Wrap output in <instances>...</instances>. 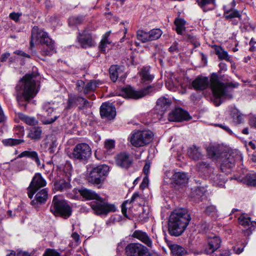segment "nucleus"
<instances>
[{"instance_id": "obj_1", "label": "nucleus", "mask_w": 256, "mask_h": 256, "mask_svg": "<svg viewBox=\"0 0 256 256\" xmlns=\"http://www.w3.org/2000/svg\"><path fill=\"white\" fill-rule=\"evenodd\" d=\"M36 75L34 73L26 74L16 86V96L18 104L26 108L27 102L32 99L37 94L35 78Z\"/></svg>"}, {"instance_id": "obj_2", "label": "nucleus", "mask_w": 256, "mask_h": 256, "mask_svg": "<svg viewBox=\"0 0 256 256\" xmlns=\"http://www.w3.org/2000/svg\"><path fill=\"white\" fill-rule=\"evenodd\" d=\"M210 84L214 96L216 98H232V92L227 86L220 81L218 75L216 73L211 74L210 81L207 77H198L193 80V88L196 90H204Z\"/></svg>"}, {"instance_id": "obj_3", "label": "nucleus", "mask_w": 256, "mask_h": 256, "mask_svg": "<svg viewBox=\"0 0 256 256\" xmlns=\"http://www.w3.org/2000/svg\"><path fill=\"white\" fill-rule=\"evenodd\" d=\"M191 220L190 214L186 209L176 210L170 215L168 232L172 236H180L185 230Z\"/></svg>"}, {"instance_id": "obj_4", "label": "nucleus", "mask_w": 256, "mask_h": 256, "mask_svg": "<svg viewBox=\"0 0 256 256\" xmlns=\"http://www.w3.org/2000/svg\"><path fill=\"white\" fill-rule=\"evenodd\" d=\"M50 211L55 216H60L65 219L68 218L72 213L70 206L58 196L53 198Z\"/></svg>"}, {"instance_id": "obj_5", "label": "nucleus", "mask_w": 256, "mask_h": 256, "mask_svg": "<svg viewBox=\"0 0 256 256\" xmlns=\"http://www.w3.org/2000/svg\"><path fill=\"white\" fill-rule=\"evenodd\" d=\"M108 172L109 167L107 165L100 164L92 166L89 172L88 180V182L94 185L102 184L108 176Z\"/></svg>"}, {"instance_id": "obj_6", "label": "nucleus", "mask_w": 256, "mask_h": 256, "mask_svg": "<svg viewBox=\"0 0 256 256\" xmlns=\"http://www.w3.org/2000/svg\"><path fill=\"white\" fill-rule=\"evenodd\" d=\"M90 206L94 214L98 216H106L108 213L115 212L117 210L114 204L106 202L100 196L90 202Z\"/></svg>"}, {"instance_id": "obj_7", "label": "nucleus", "mask_w": 256, "mask_h": 256, "mask_svg": "<svg viewBox=\"0 0 256 256\" xmlns=\"http://www.w3.org/2000/svg\"><path fill=\"white\" fill-rule=\"evenodd\" d=\"M223 9L224 18L226 20L231 22L232 24L236 26L238 24L239 21L240 24H244V28L246 30L247 29V26L249 24L248 22V20L246 16L242 18L240 11L232 8H229L228 6H224Z\"/></svg>"}, {"instance_id": "obj_8", "label": "nucleus", "mask_w": 256, "mask_h": 256, "mask_svg": "<svg viewBox=\"0 0 256 256\" xmlns=\"http://www.w3.org/2000/svg\"><path fill=\"white\" fill-rule=\"evenodd\" d=\"M208 241V246L205 248V252L207 254H212V256H230L231 254L230 250L228 248L217 251L222 242L219 236H210Z\"/></svg>"}, {"instance_id": "obj_9", "label": "nucleus", "mask_w": 256, "mask_h": 256, "mask_svg": "<svg viewBox=\"0 0 256 256\" xmlns=\"http://www.w3.org/2000/svg\"><path fill=\"white\" fill-rule=\"evenodd\" d=\"M34 40H39L40 42L43 44V46H50V52H54V42L48 36V34L42 29L38 27H34L32 30L30 46H34Z\"/></svg>"}, {"instance_id": "obj_10", "label": "nucleus", "mask_w": 256, "mask_h": 256, "mask_svg": "<svg viewBox=\"0 0 256 256\" xmlns=\"http://www.w3.org/2000/svg\"><path fill=\"white\" fill-rule=\"evenodd\" d=\"M91 154L92 150L89 145L86 143H80L75 146L69 156L74 160L85 162Z\"/></svg>"}, {"instance_id": "obj_11", "label": "nucleus", "mask_w": 256, "mask_h": 256, "mask_svg": "<svg viewBox=\"0 0 256 256\" xmlns=\"http://www.w3.org/2000/svg\"><path fill=\"white\" fill-rule=\"evenodd\" d=\"M153 133L150 130L138 131L130 138V143L135 147L143 146L149 144L152 139Z\"/></svg>"}, {"instance_id": "obj_12", "label": "nucleus", "mask_w": 256, "mask_h": 256, "mask_svg": "<svg viewBox=\"0 0 256 256\" xmlns=\"http://www.w3.org/2000/svg\"><path fill=\"white\" fill-rule=\"evenodd\" d=\"M154 90V87L152 86H148L140 90H136L132 86H128L122 88L120 95L125 98L136 100L144 97Z\"/></svg>"}, {"instance_id": "obj_13", "label": "nucleus", "mask_w": 256, "mask_h": 256, "mask_svg": "<svg viewBox=\"0 0 256 256\" xmlns=\"http://www.w3.org/2000/svg\"><path fill=\"white\" fill-rule=\"evenodd\" d=\"M53 102H44L42 108L48 118L42 121L44 124H50L54 122L58 118L60 114L58 111V108Z\"/></svg>"}, {"instance_id": "obj_14", "label": "nucleus", "mask_w": 256, "mask_h": 256, "mask_svg": "<svg viewBox=\"0 0 256 256\" xmlns=\"http://www.w3.org/2000/svg\"><path fill=\"white\" fill-rule=\"evenodd\" d=\"M127 256H151L149 250L140 243H131L125 248Z\"/></svg>"}, {"instance_id": "obj_15", "label": "nucleus", "mask_w": 256, "mask_h": 256, "mask_svg": "<svg viewBox=\"0 0 256 256\" xmlns=\"http://www.w3.org/2000/svg\"><path fill=\"white\" fill-rule=\"evenodd\" d=\"M46 184V180L42 177L40 173L36 174L32 178V182L28 188V194L30 198L32 199L34 194L40 188L44 186Z\"/></svg>"}, {"instance_id": "obj_16", "label": "nucleus", "mask_w": 256, "mask_h": 256, "mask_svg": "<svg viewBox=\"0 0 256 256\" xmlns=\"http://www.w3.org/2000/svg\"><path fill=\"white\" fill-rule=\"evenodd\" d=\"M78 104L82 107H88L90 106V102L83 97L74 94H68L65 110H68L76 108Z\"/></svg>"}, {"instance_id": "obj_17", "label": "nucleus", "mask_w": 256, "mask_h": 256, "mask_svg": "<svg viewBox=\"0 0 256 256\" xmlns=\"http://www.w3.org/2000/svg\"><path fill=\"white\" fill-rule=\"evenodd\" d=\"M77 40L82 48H88L94 46V38L88 28H85L82 32H79Z\"/></svg>"}, {"instance_id": "obj_18", "label": "nucleus", "mask_w": 256, "mask_h": 256, "mask_svg": "<svg viewBox=\"0 0 256 256\" xmlns=\"http://www.w3.org/2000/svg\"><path fill=\"white\" fill-rule=\"evenodd\" d=\"M116 162L120 167L127 170L132 165L133 158L130 154L122 152L116 156Z\"/></svg>"}, {"instance_id": "obj_19", "label": "nucleus", "mask_w": 256, "mask_h": 256, "mask_svg": "<svg viewBox=\"0 0 256 256\" xmlns=\"http://www.w3.org/2000/svg\"><path fill=\"white\" fill-rule=\"evenodd\" d=\"M190 118L188 113L180 108H176L168 114V120L170 122H181Z\"/></svg>"}, {"instance_id": "obj_20", "label": "nucleus", "mask_w": 256, "mask_h": 256, "mask_svg": "<svg viewBox=\"0 0 256 256\" xmlns=\"http://www.w3.org/2000/svg\"><path fill=\"white\" fill-rule=\"evenodd\" d=\"M110 76L113 82H116L118 78L122 80L126 77L124 68L122 66L112 65L109 70Z\"/></svg>"}, {"instance_id": "obj_21", "label": "nucleus", "mask_w": 256, "mask_h": 256, "mask_svg": "<svg viewBox=\"0 0 256 256\" xmlns=\"http://www.w3.org/2000/svg\"><path fill=\"white\" fill-rule=\"evenodd\" d=\"M100 114L102 118L111 120L116 115L115 107L111 103H103L100 108Z\"/></svg>"}, {"instance_id": "obj_22", "label": "nucleus", "mask_w": 256, "mask_h": 256, "mask_svg": "<svg viewBox=\"0 0 256 256\" xmlns=\"http://www.w3.org/2000/svg\"><path fill=\"white\" fill-rule=\"evenodd\" d=\"M132 236L138 239L148 247L152 248V240L146 232L140 230H136L133 232Z\"/></svg>"}, {"instance_id": "obj_23", "label": "nucleus", "mask_w": 256, "mask_h": 256, "mask_svg": "<svg viewBox=\"0 0 256 256\" xmlns=\"http://www.w3.org/2000/svg\"><path fill=\"white\" fill-rule=\"evenodd\" d=\"M206 150L210 158L217 160L222 155V148L220 144H211L207 148Z\"/></svg>"}, {"instance_id": "obj_24", "label": "nucleus", "mask_w": 256, "mask_h": 256, "mask_svg": "<svg viewBox=\"0 0 256 256\" xmlns=\"http://www.w3.org/2000/svg\"><path fill=\"white\" fill-rule=\"evenodd\" d=\"M188 178L186 174L182 172H176L172 178V182L173 184L182 186L188 182Z\"/></svg>"}, {"instance_id": "obj_25", "label": "nucleus", "mask_w": 256, "mask_h": 256, "mask_svg": "<svg viewBox=\"0 0 256 256\" xmlns=\"http://www.w3.org/2000/svg\"><path fill=\"white\" fill-rule=\"evenodd\" d=\"M236 160L231 154H227L226 157L222 160L220 165V169L224 172L228 173L234 166Z\"/></svg>"}, {"instance_id": "obj_26", "label": "nucleus", "mask_w": 256, "mask_h": 256, "mask_svg": "<svg viewBox=\"0 0 256 256\" xmlns=\"http://www.w3.org/2000/svg\"><path fill=\"white\" fill-rule=\"evenodd\" d=\"M48 198V190L46 188H43L39 191L35 196V199L32 200L30 204L32 206L38 204H44Z\"/></svg>"}, {"instance_id": "obj_27", "label": "nucleus", "mask_w": 256, "mask_h": 256, "mask_svg": "<svg viewBox=\"0 0 256 256\" xmlns=\"http://www.w3.org/2000/svg\"><path fill=\"white\" fill-rule=\"evenodd\" d=\"M198 5L206 12L214 10L216 6V0H196Z\"/></svg>"}, {"instance_id": "obj_28", "label": "nucleus", "mask_w": 256, "mask_h": 256, "mask_svg": "<svg viewBox=\"0 0 256 256\" xmlns=\"http://www.w3.org/2000/svg\"><path fill=\"white\" fill-rule=\"evenodd\" d=\"M80 195L86 200H96L100 196L94 191L82 188L78 190Z\"/></svg>"}, {"instance_id": "obj_29", "label": "nucleus", "mask_w": 256, "mask_h": 256, "mask_svg": "<svg viewBox=\"0 0 256 256\" xmlns=\"http://www.w3.org/2000/svg\"><path fill=\"white\" fill-rule=\"evenodd\" d=\"M23 157H28L35 161L38 166L40 165V162L39 159L38 153L35 151L25 150L21 152L17 158H22Z\"/></svg>"}, {"instance_id": "obj_30", "label": "nucleus", "mask_w": 256, "mask_h": 256, "mask_svg": "<svg viewBox=\"0 0 256 256\" xmlns=\"http://www.w3.org/2000/svg\"><path fill=\"white\" fill-rule=\"evenodd\" d=\"M70 184L64 179L56 180L54 183V190L56 191H64L70 188Z\"/></svg>"}, {"instance_id": "obj_31", "label": "nucleus", "mask_w": 256, "mask_h": 256, "mask_svg": "<svg viewBox=\"0 0 256 256\" xmlns=\"http://www.w3.org/2000/svg\"><path fill=\"white\" fill-rule=\"evenodd\" d=\"M169 248L173 256H184L187 253L184 248L178 244L169 245Z\"/></svg>"}, {"instance_id": "obj_32", "label": "nucleus", "mask_w": 256, "mask_h": 256, "mask_svg": "<svg viewBox=\"0 0 256 256\" xmlns=\"http://www.w3.org/2000/svg\"><path fill=\"white\" fill-rule=\"evenodd\" d=\"M171 102L168 98L162 96L159 98L156 102V106L158 108L161 110L162 112H165L167 108L170 106Z\"/></svg>"}, {"instance_id": "obj_33", "label": "nucleus", "mask_w": 256, "mask_h": 256, "mask_svg": "<svg viewBox=\"0 0 256 256\" xmlns=\"http://www.w3.org/2000/svg\"><path fill=\"white\" fill-rule=\"evenodd\" d=\"M42 130L39 126L33 127L30 128L28 136L32 140H38L41 138Z\"/></svg>"}, {"instance_id": "obj_34", "label": "nucleus", "mask_w": 256, "mask_h": 256, "mask_svg": "<svg viewBox=\"0 0 256 256\" xmlns=\"http://www.w3.org/2000/svg\"><path fill=\"white\" fill-rule=\"evenodd\" d=\"M176 26V30L178 34H184L185 32L184 25L186 22L184 19L176 18L174 22Z\"/></svg>"}, {"instance_id": "obj_35", "label": "nucleus", "mask_w": 256, "mask_h": 256, "mask_svg": "<svg viewBox=\"0 0 256 256\" xmlns=\"http://www.w3.org/2000/svg\"><path fill=\"white\" fill-rule=\"evenodd\" d=\"M18 118L27 124L35 126L38 124V122L34 117L28 116L22 112L18 113Z\"/></svg>"}, {"instance_id": "obj_36", "label": "nucleus", "mask_w": 256, "mask_h": 256, "mask_svg": "<svg viewBox=\"0 0 256 256\" xmlns=\"http://www.w3.org/2000/svg\"><path fill=\"white\" fill-rule=\"evenodd\" d=\"M150 67H144L140 72V76L144 82H151L154 78L153 75L150 74Z\"/></svg>"}, {"instance_id": "obj_37", "label": "nucleus", "mask_w": 256, "mask_h": 256, "mask_svg": "<svg viewBox=\"0 0 256 256\" xmlns=\"http://www.w3.org/2000/svg\"><path fill=\"white\" fill-rule=\"evenodd\" d=\"M99 82L96 80H90L86 85L84 84V93L85 94H88L91 92H94Z\"/></svg>"}, {"instance_id": "obj_38", "label": "nucleus", "mask_w": 256, "mask_h": 256, "mask_svg": "<svg viewBox=\"0 0 256 256\" xmlns=\"http://www.w3.org/2000/svg\"><path fill=\"white\" fill-rule=\"evenodd\" d=\"M244 182L248 186H256V174H248L244 178Z\"/></svg>"}, {"instance_id": "obj_39", "label": "nucleus", "mask_w": 256, "mask_h": 256, "mask_svg": "<svg viewBox=\"0 0 256 256\" xmlns=\"http://www.w3.org/2000/svg\"><path fill=\"white\" fill-rule=\"evenodd\" d=\"M216 54L218 56L220 60H224L226 61H230V58L228 52L224 50L220 46H216L215 48Z\"/></svg>"}, {"instance_id": "obj_40", "label": "nucleus", "mask_w": 256, "mask_h": 256, "mask_svg": "<svg viewBox=\"0 0 256 256\" xmlns=\"http://www.w3.org/2000/svg\"><path fill=\"white\" fill-rule=\"evenodd\" d=\"M84 17L82 16H72L68 19V24L70 26H76L83 23Z\"/></svg>"}, {"instance_id": "obj_41", "label": "nucleus", "mask_w": 256, "mask_h": 256, "mask_svg": "<svg viewBox=\"0 0 256 256\" xmlns=\"http://www.w3.org/2000/svg\"><path fill=\"white\" fill-rule=\"evenodd\" d=\"M2 142L6 146H14L23 143L24 140L22 139L8 138L3 140Z\"/></svg>"}, {"instance_id": "obj_42", "label": "nucleus", "mask_w": 256, "mask_h": 256, "mask_svg": "<svg viewBox=\"0 0 256 256\" xmlns=\"http://www.w3.org/2000/svg\"><path fill=\"white\" fill-rule=\"evenodd\" d=\"M110 33V32H106L103 36L100 42L99 48L100 51L102 52H106L107 44H110V42L108 40V37L109 36Z\"/></svg>"}, {"instance_id": "obj_43", "label": "nucleus", "mask_w": 256, "mask_h": 256, "mask_svg": "<svg viewBox=\"0 0 256 256\" xmlns=\"http://www.w3.org/2000/svg\"><path fill=\"white\" fill-rule=\"evenodd\" d=\"M162 34V30L159 28L153 29L148 32L150 41L159 38Z\"/></svg>"}, {"instance_id": "obj_44", "label": "nucleus", "mask_w": 256, "mask_h": 256, "mask_svg": "<svg viewBox=\"0 0 256 256\" xmlns=\"http://www.w3.org/2000/svg\"><path fill=\"white\" fill-rule=\"evenodd\" d=\"M238 220L239 224L244 227L249 226L252 224L250 218L246 214H242Z\"/></svg>"}, {"instance_id": "obj_45", "label": "nucleus", "mask_w": 256, "mask_h": 256, "mask_svg": "<svg viewBox=\"0 0 256 256\" xmlns=\"http://www.w3.org/2000/svg\"><path fill=\"white\" fill-rule=\"evenodd\" d=\"M180 86L183 90L182 93H185L188 89H192V81L188 78H184L182 83L180 85Z\"/></svg>"}, {"instance_id": "obj_46", "label": "nucleus", "mask_w": 256, "mask_h": 256, "mask_svg": "<svg viewBox=\"0 0 256 256\" xmlns=\"http://www.w3.org/2000/svg\"><path fill=\"white\" fill-rule=\"evenodd\" d=\"M148 32L142 30H139L137 32V38L142 42H146L150 41Z\"/></svg>"}, {"instance_id": "obj_47", "label": "nucleus", "mask_w": 256, "mask_h": 256, "mask_svg": "<svg viewBox=\"0 0 256 256\" xmlns=\"http://www.w3.org/2000/svg\"><path fill=\"white\" fill-rule=\"evenodd\" d=\"M115 142L112 140H107L104 142V148L106 150V154H110L111 150L114 148Z\"/></svg>"}, {"instance_id": "obj_48", "label": "nucleus", "mask_w": 256, "mask_h": 256, "mask_svg": "<svg viewBox=\"0 0 256 256\" xmlns=\"http://www.w3.org/2000/svg\"><path fill=\"white\" fill-rule=\"evenodd\" d=\"M233 120L236 124H240L242 122L243 118L241 114L237 110H234L232 112Z\"/></svg>"}, {"instance_id": "obj_49", "label": "nucleus", "mask_w": 256, "mask_h": 256, "mask_svg": "<svg viewBox=\"0 0 256 256\" xmlns=\"http://www.w3.org/2000/svg\"><path fill=\"white\" fill-rule=\"evenodd\" d=\"M50 46H43L42 49L41 50V54L43 56H51L54 54L56 53V50L55 46V44H54V52H50Z\"/></svg>"}, {"instance_id": "obj_50", "label": "nucleus", "mask_w": 256, "mask_h": 256, "mask_svg": "<svg viewBox=\"0 0 256 256\" xmlns=\"http://www.w3.org/2000/svg\"><path fill=\"white\" fill-rule=\"evenodd\" d=\"M42 256H60V254L56 250L53 248H46Z\"/></svg>"}, {"instance_id": "obj_51", "label": "nucleus", "mask_w": 256, "mask_h": 256, "mask_svg": "<svg viewBox=\"0 0 256 256\" xmlns=\"http://www.w3.org/2000/svg\"><path fill=\"white\" fill-rule=\"evenodd\" d=\"M204 212L208 215H212L213 216L216 214L217 210L216 206L210 205L206 207Z\"/></svg>"}, {"instance_id": "obj_52", "label": "nucleus", "mask_w": 256, "mask_h": 256, "mask_svg": "<svg viewBox=\"0 0 256 256\" xmlns=\"http://www.w3.org/2000/svg\"><path fill=\"white\" fill-rule=\"evenodd\" d=\"M193 160H198L202 156L200 148L193 145Z\"/></svg>"}, {"instance_id": "obj_53", "label": "nucleus", "mask_w": 256, "mask_h": 256, "mask_svg": "<svg viewBox=\"0 0 256 256\" xmlns=\"http://www.w3.org/2000/svg\"><path fill=\"white\" fill-rule=\"evenodd\" d=\"M84 82L82 80H78L76 82V88L78 92H84Z\"/></svg>"}, {"instance_id": "obj_54", "label": "nucleus", "mask_w": 256, "mask_h": 256, "mask_svg": "<svg viewBox=\"0 0 256 256\" xmlns=\"http://www.w3.org/2000/svg\"><path fill=\"white\" fill-rule=\"evenodd\" d=\"M22 16L21 13L12 12L10 14L9 17L10 19L16 22H18L20 20V17Z\"/></svg>"}, {"instance_id": "obj_55", "label": "nucleus", "mask_w": 256, "mask_h": 256, "mask_svg": "<svg viewBox=\"0 0 256 256\" xmlns=\"http://www.w3.org/2000/svg\"><path fill=\"white\" fill-rule=\"evenodd\" d=\"M249 124L252 127L256 128V115L252 116L250 117Z\"/></svg>"}, {"instance_id": "obj_56", "label": "nucleus", "mask_w": 256, "mask_h": 256, "mask_svg": "<svg viewBox=\"0 0 256 256\" xmlns=\"http://www.w3.org/2000/svg\"><path fill=\"white\" fill-rule=\"evenodd\" d=\"M207 227V225L206 222L201 223L197 226L196 228L198 229V232H201L204 231Z\"/></svg>"}, {"instance_id": "obj_57", "label": "nucleus", "mask_w": 256, "mask_h": 256, "mask_svg": "<svg viewBox=\"0 0 256 256\" xmlns=\"http://www.w3.org/2000/svg\"><path fill=\"white\" fill-rule=\"evenodd\" d=\"M148 176H145L140 184V188L142 189H144L148 186Z\"/></svg>"}, {"instance_id": "obj_58", "label": "nucleus", "mask_w": 256, "mask_h": 256, "mask_svg": "<svg viewBox=\"0 0 256 256\" xmlns=\"http://www.w3.org/2000/svg\"><path fill=\"white\" fill-rule=\"evenodd\" d=\"M216 126H218V127L222 128L223 130H226V132H228V133H229L230 134H232V131L230 129V128L228 126H227L224 124H216Z\"/></svg>"}, {"instance_id": "obj_59", "label": "nucleus", "mask_w": 256, "mask_h": 256, "mask_svg": "<svg viewBox=\"0 0 256 256\" xmlns=\"http://www.w3.org/2000/svg\"><path fill=\"white\" fill-rule=\"evenodd\" d=\"M10 56V54L9 52H5L2 54L1 55L0 60L2 62H6L7 59L9 58Z\"/></svg>"}, {"instance_id": "obj_60", "label": "nucleus", "mask_w": 256, "mask_h": 256, "mask_svg": "<svg viewBox=\"0 0 256 256\" xmlns=\"http://www.w3.org/2000/svg\"><path fill=\"white\" fill-rule=\"evenodd\" d=\"M16 130H18V132H16V134L18 135L19 137H22L24 135V130L23 128H17Z\"/></svg>"}, {"instance_id": "obj_61", "label": "nucleus", "mask_w": 256, "mask_h": 256, "mask_svg": "<svg viewBox=\"0 0 256 256\" xmlns=\"http://www.w3.org/2000/svg\"><path fill=\"white\" fill-rule=\"evenodd\" d=\"M244 247V246L242 248H241L240 247H237L236 246H234L233 247V249H234V252H236V254H240V253H242L243 252Z\"/></svg>"}, {"instance_id": "obj_62", "label": "nucleus", "mask_w": 256, "mask_h": 256, "mask_svg": "<svg viewBox=\"0 0 256 256\" xmlns=\"http://www.w3.org/2000/svg\"><path fill=\"white\" fill-rule=\"evenodd\" d=\"M128 203V201H126L124 202L122 206V214L125 216H126V204Z\"/></svg>"}, {"instance_id": "obj_63", "label": "nucleus", "mask_w": 256, "mask_h": 256, "mask_svg": "<svg viewBox=\"0 0 256 256\" xmlns=\"http://www.w3.org/2000/svg\"><path fill=\"white\" fill-rule=\"evenodd\" d=\"M150 168V164H149L146 163L144 167V168H143L144 172L145 174H147L149 172Z\"/></svg>"}, {"instance_id": "obj_64", "label": "nucleus", "mask_w": 256, "mask_h": 256, "mask_svg": "<svg viewBox=\"0 0 256 256\" xmlns=\"http://www.w3.org/2000/svg\"><path fill=\"white\" fill-rule=\"evenodd\" d=\"M16 256H30L28 252H19L17 253Z\"/></svg>"}]
</instances>
